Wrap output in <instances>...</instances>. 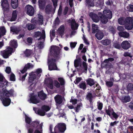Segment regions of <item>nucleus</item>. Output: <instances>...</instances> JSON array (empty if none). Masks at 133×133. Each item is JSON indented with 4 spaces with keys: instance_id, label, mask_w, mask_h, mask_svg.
Wrapping results in <instances>:
<instances>
[{
    "instance_id": "bb28decb",
    "label": "nucleus",
    "mask_w": 133,
    "mask_h": 133,
    "mask_svg": "<svg viewBox=\"0 0 133 133\" xmlns=\"http://www.w3.org/2000/svg\"><path fill=\"white\" fill-rule=\"evenodd\" d=\"M10 46L14 48H16L17 46V42L16 41L11 40L10 42Z\"/></svg>"
},
{
    "instance_id": "bf43d9fd",
    "label": "nucleus",
    "mask_w": 133,
    "mask_h": 133,
    "mask_svg": "<svg viewBox=\"0 0 133 133\" xmlns=\"http://www.w3.org/2000/svg\"><path fill=\"white\" fill-rule=\"evenodd\" d=\"M10 80L11 81H15V76L14 74H11V75L10 78Z\"/></svg>"
},
{
    "instance_id": "39448f33",
    "label": "nucleus",
    "mask_w": 133,
    "mask_h": 133,
    "mask_svg": "<svg viewBox=\"0 0 133 133\" xmlns=\"http://www.w3.org/2000/svg\"><path fill=\"white\" fill-rule=\"evenodd\" d=\"M50 52L51 55H49L51 58L58 59L60 57L61 54L59 48L56 46H52L51 47Z\"/></svg>"
},
{
    "instance_id": "6e6d98bb",
    "label": "nucleus",
    "mask_w": 133,
    "mask_h": 133,
    "mask_svg": "<svg viewBox=\"0 0 133 133\" xmlns=\"http://www.w3.org/2000/svg\"><path fill=\"white\" fill-rule=\"evenodd\" d=\"M55 31L54 30H52L50 31V34L51 39L52 36L53 37H54L55 36Z\"/></svg>"
},
{
    "instance_id": "603ef678",
    "label": "nucleus",
    "mask_w": 133,
    "mask_h": 133,
    "mask_svg": "<svg viewBox=\"0 0 133 133\" xmlns=\"http://www.w3.org/2000/svg\"><path fill=\"white\" fill-rule=\"evenodd\" d=\"M82 79V78L81 77H77L76 79L74 82L75 84H78Z\"/></svg>"
},
{
    "instance_id": "680f3d73",
    "label": "nucleus",
    "mask_w": 133,
    "mask_h": 133,
    "mask_svg": "<svg viewBox=\"0 0 133 133\" xmlns=\"http://www.w3.org/2000/svg\"><path fill=\"white\" fill-rule=\"evenodd\" d=\"M114 60V59L112 58H109L108 59H106L104 61V63H107L109 61H112Z\"/></svg>"
},
{
    "instance_id": "a211bd4d",
    "label": "nucleus",
    "mask_w": 133,
    "mask_h": 133,
    "mask_svg": "<svg viewBox=\"0 0 133 133\" xmlns=\"http://www.w3.org/2000/svg\"><path fill=\"white\" fill-rule=\"evenodd\" d=\"M89 15L94 22H97L99 21V17L97 15L92 12L90 13Z\"/></svg>"
},
{
    "instance_id": "09e8293b",
    "label": "nucleus",
    "mask_w": 133,
    "mask_h": 133,
    "mask_svg": "<svg viewBox=\"0 0 133 133\" xmlns=\"http://www.w3.org/2000/svg\"><path fill=\"white\" fill-rule=\"evenodd\" d=\"M39 6L40 8H41L42 6L44 5L45 4L44 0H39Z\"/></svg>"
},
{
    "instance_id": "f257e3e1",
    "label": "nucleus",
    "mask_w": 133,
    "mask_h": 133,
    "mask_svg": "<svg viewBox=\"0 0 133 133\" xmlns=\"http://www.w3.org/2000/svg\"><path fill=\"white\" fill-rule=\"evenodd\" d=\"M14 92L13 90L8 91L5 88L0 87V97L3 105L5 106L9 105L10 104L11 100L9 97L12 95Z\"/></svg>"
},
{
    "instance_id": "c9c22d12",
    "label": "nucleus",
    "mask_w": 133,
    "mask_h": 133,
    "mask_svg": "<svg viewBox=\"0 0 133 133\" xmlns=\"http://www.w3.org/2000/svg\"><path fill=\"white\" fill-rule=\"evenodd\" d=\"M92 32L93 33H95L96 32H97L99 31L98 26L95 24H92Z\"/></svg>"
},
{
    "instance_id": "5fc2aeb1",
    "label": "nucleus",
    "mask_w": 133,
    "mask_h": 133,
    "mask_svg": "<svg viewBox=\"0 0 133 133\" xmlns=\"http://www.w3.org/2000/svg\"><path fill=\"white\" fill-rule=\"evenodd\" d=\"M77 43L74 42H71L70 43V46L71 48H74L76 44Z\"/></svg>"
},
{
    "instance_id": "412c9836",
    "label": "nucleus",
    "mask_w": 133,
    "mask_h": 133,
    "mask_svg": "<svg viewBox=\"0 0 133 133\" xmlns=\"http://www.w3.org/2000/svg\"><path fill=\"white\" fill-rule=\"evenodd\" d=\"M55 99L57 103L61 104L62 102L63 98L59 95H57L55 97Z\"/></svg>"
},
{
    "instance_id": "8fccbe9b",
    "label": "nucleus",
    "mask_w": 133,
    "mask_h": 133,
    "mask_svg": "<svg viewBox=\"0 0 133 133\" xmlns=\"http://www.w3.org/2000/svg\"><path fill=\"white\" fill-rule=\"evenodd\" d=\"M128 10L129 11H133V5H129L127 7Z\"/></svg>"
},
{
    "instance_id": "e433bc0d",
    "label": "nucleus",
    "mask_w": 133,
    "mask_h": 133,
    "mask_svg": "<svg viewBox=\"0 0 133 133\" xmlns=\"http://www.w3.org/2000/svg\"><path fill=\"white\" fill-rule=\"evenodd\" d=\"M53 10L52 7L50 5H47L46 8V13H49Z\"/></svg>"
},
{
    "instance_id": "37998d69",
    "label": "nucleus",
    "mask_w": 133,
    "mask_h": 133,
    "mask_svg": "<svg viewBox=\"0 0 133 133\" xmlns=\"http://www.w3.org/2000/svg\"><path fill=\"white\" fill-rule=\"evenodd\" d=\"M80 59H75L74 62V65L75 67H77L79 66V63L80 62Z\"/></svg>"
},
{
    "instance_id": "c85d7f7f",
    "label": "nucleus",
    "mask_w": 133,
    "mask_h": 133,
    "mask_svg": "<svg viewBox=\"0 0 133 133\" xmlns=\"http://www.w3.org/2000/svg\"><path fill=\"white\" fill-rule=\"evenodd\" d=\"M11 31L13 32V34H17L19 31V29L15 26L11 27Z\"/></svg>"
},
{
    "instance_id": "9b49d317",
    "label": "nucleus",
    "mask_w": 133,
    "mask_h": 133,
    "mask_svg": "<svg viewBox=\"0 0 133 133\" xmlns=\"http://www.w3.org/2000/svg\"><path fill=\"white\" fill-rule=\"evenodd\" d=\"M54 129L56 131L64 132L66 129L65 124L64 123L58 124L55 127Z\"/></svg>"
},
{
    "instance_id": "393cba45",
    "label": "nucleus",
    "mask_w": 133,
    "mask_h": 133,
    "mask_svg": "<svg viewBox=\"0 0 133 133\" xmlns=\"http://www.w3.org/2000/svg\"><path fill=\"white\" fill-rule=\"evenodd\" d=\"M38 95L40 98L42 100L45 99L46 97V95L42 91L39 92L38 93Z\"/></svg>"
},
{
    "instance_id": "423d86ee",
    "label": "nucleus",
    "mask_w": 133,
    "mask_h": 133,
    "mask_svg": "<svg viewBox=\"0 0 133 133\" xmlns=\"http://www.w3.org/2000/svg\"><path fill=\"white\" fill-rule=\"evenodd\" d=\"M57 59L51 58L49 56L48 59V68L50 70H59L56 65L55 62Z\"/></svg>"
},
{
    "instance_id": "aec40b11",
    "label": "nucleus",
    "mask_w": 133,
    "mask_h": 133,
    "mask_svg": "<svg viewBox=\"0 0 133 133\" xmlns=\"http://www.w3.org/2000/svg\"><path fill=\"white\" fill-rule=\"evenodd\" d=\"M34 67V65L31 64L30 63H28L26 65L24 68L21 71L22 74H23L28 69H30L33 68Z\"/></svg>"
},
{
    "instance_id": "ea45409f",
    "label": "nucleus",
    "mask_w": 133,
    "mask_h": 133,
    "mask_svg": "<svg viewBox=\"0 0 133 133\" xmlns=\"http://www.w3.org/2000/svg\"><path fill=\"white\" fill-rule=\"evenodd\" d=\"M130 100V98L129 96H125L123 97L122 101L124 102H129Z\"/></svg>"
},
{
    "instance_id": "864d4df0",
    "label": "nucleus",
    "mask_w": 133,
    "mask_h": 133,
    "mask_svg": "<svg viewBox=\"0 0 133 133\" xmlns=\"http://www.w3.org/2000/svg\"><path fill=\"white\" fill-rule=\"evenodd\" d=\"M106 84L108 87H111L113 85V82L110 81L107 82H106Z\"/></svg>"
},
{
    "instance_id": "4d7b16f0",
    "label": "nucleus",
    "mask_w": 133,
    "mask_h": 133,
    "mask_svg": "<svg viewBox=\"0 0 133 133\" xmlns=\"http://www.w3.org/2000/svg\"><path fill=\"white\" fill-rule=\"evenodd\" d=\"M28 44H31L32 42V39L31 38L28 37L27 39Z\"/></svg>"
},
{
    "instance_id": "ddd939ff",
    "label": "nucleus",
    "mask_w": 133,
    "mask_h": 133,
    "mask_svg": "<svg viewBox=\"0 0 133 133\" xmlns=\"http://www.w3.org/2000/svg\"><path fill=\"white\" fill-rule=\"evenodd\" d=\"M28 101L30 103L35 104H36L39 102V100L37 99V96L35 95L34 94H32L30 98Z\"/></svg>"
},
{
    "instance_id": "79ce46f5",
    "label": "nucleus",
    "mask_w": 133,
    "mask_h": 133,
    "mask_svg": "<svg viewBox=\"0 0 133 133\" xmlns=\"http://www.w3.org/2000/svg\"><path fill=\"white\" fill-rule=\"evenodd\" d=\"M64 28L63 25L61 26L58 29V32L60 34H62L64 32Z\"/></svg>"
},
{
    "instance_id": "e2e57ef3",
    "label": "nucleus",
    "mask_w": 133,
    "mask_h": 133,
    "mask_svg": "<svg viewBox=\"0 0 133 133\" xmlns=\"http://www.w3.org/2000/svg\"><path fill=\"white\" fill-rule=\"evenodd\" d=\"M87 98L88 99L91 100L92 98V94L90 93H88L87 96Z\"/></svg>"
},
{
    "instance_id": "6e6552de",
    "label": "nucleus",
    "mask_w": 133,
    "mask_h": 133,
    "mask_svg": "<svg viewBox=\"0 0 133 133\" xmlns=\"http://www.w3.org/2000/svg\"><path fill=\"white\" fill-rule=\"evenodd\" d=\"M50 108L48 106H43L42 108V110L39 109L37 108H34V110L35 113L40 115L43 116L45 114V111H47L50 110Z\"/></svg>"
},
{
    "instance_id": "1a4fd4ad",
    "label": "nucleus",
    "mask_w": 133,
    "mask_h": 133,
    "mask_svg": "<svg viewBox=\"0 0 133 133\" xmlns=\"http://www.w3.org/2000/svg\"><path fill=\"white\" fill-rule=\"evenodd\" d=\"M12 50V48L8 46L5 50L2 51L1 54L4 58H8L11 54Z\"/></svg>"
},
{
    "instance_id": "0e129e2a",
    "label": "nucleus",
    "mask_w": 133,
    "mask_h": 133,
    "mask_svg": "<svg viewBox=\"0 0 133 133\" xmlns=\"http://www.w3.org/2000/svg\"><path fill=\"white\" fill-rule=\"evenodd\" d=\"M11 71V68L9 67H7L5 70L6 72L8 74Z\"/></svg>"
},
{
    "instance_id": "5701e85b",
    "label": "nucleus",
    "mask_w": 133,
    "mask_h": 133,
    "mask_svg": "<svg viewBox=\"0 0 133 133\" xmlns=\"http://www.w3.org/2000/svg\"><path fill=\"white\" fill-rule=\"evenodd\" d=\"M95 36L98 39L100 40L102 38L104 35L102 32L100 31H99L97 32Z\"/></svg>"
},
{
    "instance_id": "de8ad7c7",
    "label": "nucleus",
    "mask_w": 133,
    "mask_h": 133,
    "mask_svg": "<svg viewBox=\"0 0 133 133\" xmlns=\"http://www.w3.org/2000/svg\"><path fill=\"white\" fill-rule=\"evenodd\" d=\"M47 86L50 89H52L53 88L52 82L51 80H50L49 84H48Z\"/></svg>"
},
{
    "instance_id": "6ab92c4d",
    "label": "nucleus",
    "mask_w": 133,
    "mask_h": 133,
    "mask_svg": "<svg viewBox=\"0 0 133 133\" xmlns=\"http://www.w3.org/2000/svg\"><path fill=\"white\" fill-rule=\"evenodd\" d=\"M122 48L125 49H127L130 47V45L129 43L127 41H123L121 44Z\"/></svg>"
},
{
    "instance_id": "c03bdc74",
    "label": "nucleus",
    "mask_w": 133,
    "mask_h": 133,
    "mask_svg": "<svg viewBox=\"0 0 133 133\" xmlns=\"http://www.w3.org/2000/svg\"><path fill=\"white\" fill-rule=\"evenodd\" d=\"M97 106L98 109L99 110H101L103 107V104L99 101L97 102Z\"/></svg>"
},
{
    "instance_id": "2f4dec72",
    "label": "nucleus",
    "mask_w": 133,
    "mask_h": 133,
    "mask_svg": "<svg viewBox=\"0 0 133 133\" xmlns=\"http://www.w3.org/2000/svg\"><path fill=\"white\" fill-rule=\"evenodd\" d=\"M87 84L91 86L93 85L95 83L94 80L90 78L86 80Z\"/></svg>"
},
{
    "instance_id": "cd10ccee",
    "label": "nucleus",
    "mask_w": 133,
    "mask_h": 133,
    "mask_svg": "<svg viewBox=\"0 0 133 133\" xmlns=\"http://www.w3.org/2000/svg\"><path fill=\"white\" fill-rule=\"evenodd\" d=\"M18 0H11V5L12 8L15 9L18 6Z\"/></svg>"
},
{
    "instance_id": "2eb2a0df",
    "label": "nucleus",
    "mask_w": 133,
    "mask_h": 133,
    "mask_svg": "<svg viewBox=\"0 0 133 133\" xmlns=\"http://www.w3.org/2000/svg\"><path fill=\"white\" fill-rule=\"evenodd\" d=\"M0 83L2 84V87L3 88H5L6 89V86L7 85L8 82L5 79L3 75L0 73Z\"/></svg>"
},
{
    "instance_id": "20e7f679",
    "label": "nucleus",
    "mask_w": 133,
    "mask_h": 133,
    "mask_svg": "<svg viewBox=\"0 0 133 133\" xmlns=\"http://www.w3.org/2000/svg\"><path fill=\"white\" fill-rule=\"evenodd\" d=\"M43 123L39 124V123L37 121L33 122L30 124L31 128H28L29 133H42L39 130L41 129L43 125Z\"/></svg>"
},
{
    "instance_id": "7ed1b4c3",
    "label": "nucleus",
    "mask_w": 133,
    "mask_h": 133,
    "mask_svg": "<svg viewBox=\"0 0 133 133\" xmlns=\"http://www.w3.org/2000/svg\"><path fill=\"white\" fill-rule=\"evenodd\" d=\"M133 18L131 17H128L125 21L123 18H120L118 19V23L120 25L125 24V29L128 30L131 29L133 27L132 24Z\"/></svg>"
},
{
    "instance_id": "13d9d810",
    "label": "nucleus",
    "mask_w": 133,
    "mask_h": 133,
    "mask_svg": "<svg viewBox=\"0 0 133 133\" xmlns=\"http://www.w3.org/2000/svg\"><path fill=\"white\" fill-rule=\"evenodd\" d=\"M54 85L57 87H59L60 86L59 83L57 81H54L53 82Z\"/></svg>"
},
{
    "instance_id": "4468645a",
    "label": "nucleus",
    "mask_w": 133,
    "mask_h": 133,
    "mask_svg": "<svg viewBox=\"0 0 133 133\" xmlns=\"http://www.w3.org/2000/svg\"><path fill=\"white\" fill-rule=\"evenodd\" d=\"M1 3L3 10L6 11L8 10L9 8V4L7 0H2Z\"/></svg>"
},
{
    "instance_id": "49530a36",
    "label": "nucleus",
    "mask_w": 133,
    "mask_h": 133,
    "mask_svg": "<svg viewBox=\"0 0 133 133\" xmlns=\"http://www.w3.org/2000/svg\"><path fill=\"white\" fill-rule=\"evenodd\" d=\"M58 81L60 82L61 84L62 85H64L65 84L64 79L62 78H59L58 79Z\"/></svg>"
},
{
    "instance_id": "a19ab883",
    "label": "nucleus",
    "mask_w": 133,
    "mask_h": 133,
    "mask_svg": "<svg viewBox=\"0 0 133 133\" xmlns=\"http://www.w3.org/2000/svg\"><path fill=\"white\" fill-rule=\"evenodd\" d=\"M87 5L88 6H93L94 4L91 0H86Z\"/></svg>"
},
{
    "instance_id": "3c124183",
    "label": "nucleus",
    "mask_w": 133,
    "mask_h": 133,
    "mask_svg": "<svg viewBox=\"0 0 133 133\" xmlns=\"http://www.w3.org/2000/svg\"><path fill=\"white\" fill-rule=\"evenodd\" d=\"M82 107V104L81 103L80 104H79L78 105L76 108L75 110L77 112H78L79 110H80V108Z\"/></svg>"
},
{
    "instance_id": "338daca9",
    "label": "nucleus",
    "mask_w": 133,
    "mask_h": 133,
    "mask_svg": "<svg viewBox=\"0 0 133 133\" xmlns=\"http://www.w3.org/2000/svg\"><path fill=\"white\" fill-rule=\"evenodd\" d=\"M59 18L58 17H57L55 21V25H58L59 24Z\"/></svg>"
},
{
    "instance_id": "f03ea898",
    "label": "nucleus",
    "mask_w": 133,
    "mask_h": 133,
    "mask_svg": "<svg viewBox=\"0 0 133 133\" xmlns=\"http://www.w3.org/2000/svg\"><path fill=\"white\" fill-rule=\"evenodd\" d=\"M42 71L41 69L39 68L36 70V72H32L29 74V81L30 83H32V84H30L29 89H31L33 86L34 87L35 85L34 83L36 81V79L38 78L41 76V74H39L41 73Z\"/></svg>"
},
{
    "instance_id": "052dcab7",
    "label": "nucleus",
    "mask_w": 133,
    "mask_h": 133,
    "mask_svg": "<svg viewBox=\"0 0 133 133\" xmlns=\"http://www.w3.org/2000/svg\"><path fill=\"white\" fill-rule=\"evenodd\" d=\"M83 65L85 70L86 71L87 69V64L85 62H83Z\"/></svg>"
},
{
    "instance_id": "0eeeda50",
    "label": "nucleus",
    "mask_w": 133,
    "mask_h": 133,
    "mask_svg": "<svg viewBox=\"0 0 133 133\" xmlns=\"http://www.w3.org/2000/svg\"><path fill=\"white\" fill-rule=\"evenodd\" d=\"M45 38V31L42 30V35L41 36L40 38L39 39V42L36 44L35 49H41L43 47V42L44 41Z\"/></svg>"
},
{
    "instance_id": "f704fd0d",
    "label": "nucleus",
    "mask_w": 133,
    "mask_h": 133,
    "mask_svg": "<svg viewBox=\"0 0 133 133\" xmlns=\"http://www.w3.org/2000/svg\"><path fill=\"white\" fill-rule=\"evenodd\" d=\"M17 17V11L16 10H14L12 12V17L10 21H14L16 19Z\"/></svg>"
},
{
    "instance_id": "4be33fe9",
    "label": "nucleus",
    "mask_w": 133,
    "mask_h": 133,
    "mask_svg": "<svg viewBox=\"0 0 133 133\" xmlns=\"http://www.w3.org/2000/svg\"><path fill=\"white\" fill-rule=\"evenodd\" d=\"M98 15L101 17V21L102 23H106L108 21V18L103 15L101 13H99Z\"/></svg>"
},
{
    "instance_id": "dca6fc26",
    "label": "nucleus",
    "mask_w": 133,
    "mask_h": 133,
    "mask_svg": "<svg viewBox=\"0 0 133 133\" xmlns=\"http://www.w3.org/2000/svg\"><path fill=\"white\" fill-rule=\"evenodd\" d=\"M68 22L71 23V28L73 30L77 29L78 25L76 23L75 19H70L68 21Z\"/></svg>"
},
{
    "instance_id": "473e14b6",
    "label": "nucleus",
    "mask_w": 133,
    "mask_h": 133,
    "mask_svg": "<svg viewBox=\"0 0 133 133\" xmlns=\"http://www.w3.org/2000/svg\"><path fill=\"white\" fill-rule=\"evenodd\" d=\"M78 87L81 89L83 90H85L86 88V84L83 81H82L78 85Z\"/></svg>"
},
{
    "instance_id": "f3484780",
    "label": "nucleus",
    "mask_w": 133,
    "mask_h": 133,
    "mask_svg": "<svg viewBox=\"0 0 133 133\" xmlns=\"http://www.w3.org/2000/svg\"><path fill=\"white\" fill-rule=\"evenodd\" d=\"M102 15L107 18L111 19L112 18V13L109 10H105L103 11Z\"/></svg>"
},
{
    "instance_id": "72a5a7b5",
    "label": "nucleus",
    "mask_w": 133,
    "mask_h": 133,
    "mask_svg": "<svg viewBox=\"0 0 133 133\" xmlns=\"http://www.w3.org/2000/svg\"><path fill=\"white\" fill-rule=\"evenodd\" d=\"M32 53V51L31 50L28 49L24 51V54L27 57L30 56Z\"/></svg>"
},
{
    "instance_id": "4c0bfd02",
    "label": "nucleus",
    "mask_w": 133,
    "mask_h": 133,
    "mask_svg": "<svg viewBox=\"0 0 133 133\" xmlns=\"http://www.w3.org/2000/svg\"><path fill=\"white\" fill-rule=\"evenodd\" d=\"M25 119L26 122L27 123L30 124V128H31L30 124L33 122H32L30 123V122L31 121V119L27 116L26 114H25Z\"/></svg>"
},
{
    "instance_id": "774afa93",
    "label": "nucleus",
    "mask_w": 133,
    "mask_h": 133,
    "mask_svg": "<svg viewBox=\"0 0 133 133\" xmlns=\"http://www.w3.org/2000/svg\"><path fill=\"white\" fill-rule=\"evenodd\" d=\"M115 48L117 49H119L121 48L120 45L118 43H115L114 44Z\"/></svg>"
},
{
    "instance_id": "c756f323",
    "label": "nucleus",
    "mask_w": 133,
    "mask_h": 133,
    "mask_svg": "<svg viewBox=\"0 0 133 133\" xmlns=\"http://www.w3.org/2000/svg\"><path fill=\"white\" fill-rule=\"evenodd\" d=\"M6 32V30L4 26L0 28V38L2 36L4 35Z\"/></svg>"
},
{
    "instance_id": "7c9ffc66",
    "label": "nucleus",
    "mask_w": 133,
    "mask_h": 133,
    "mask_svg": "<svg viewBox=\"0 0 133 133\" xmlns=\"http://www.w3.org/2000/svg\"><path fill=\"white\" fill-rule=\"evenodd\" d=\"M101 43L103 45H107L109 44L111 41L110 40L108 39L103 40L101 41Z\"/></svg>"
},
{
    "instance_id": "9d476101",
    "label": "nucleus",
    "mask_w": 133,
    "mask_h": 133,
    "mask_svg": "<svg viewBox=\"0 0 133 133\" xmlns=\"http://www.w3.org/2000/svg\"><path fill=\"white\" fill-rule=\"evenodd\" d=\"M107 114L108 115L111 119H113L112 116V115L113 117L115 119H117L118 117V115L114 112L113 109L110 107H109L108 109L106 110Z\"/></svg>"
},
{
    "instance_id": "69168bd1",
    "label": "nucleus",
    "mask_w": 133,
    "mask_h": 133,
    "mask_svg": "<svg viewBox=\"0 0 133 133\" xmlns=\"http://www.w3.org/2000/svg\"><path fill=\"white\" fill-rule=\"evenodd\" d=\"M35 36L36 37H37L41 35V36L42 35V34H41V33L40 32H36L35 33Z\"/></svg>"
},
{
    "instance_id": "a18cd8bd",
    "label": "nucleus",
    "mask_w": 133,
    "mask_h": 133,
    "mask_svg": "<svg viewBox=\"0 0 133 133\" xmlns=\"http://www.w3.org/2000/svg\"><path fill=\"white\" fill-rule=\"evenodd\" d=\"M127 89L129 91H130L133 90V84H129L127 86Z\"/></svg>"
},
{
    "instance_id": "a878e982",
    "label": "nucleus",
    "mask_w": 133,
    "mask_h": 133,
    "mask_svg": "<svg viewBox=\"0 0 133 133\" xmlns=\"http://www.w3.org/2000/svg\"><path fill=\"white\" fill-rule=\"evenodd\" d=\"M119 35L121 37L127 38L129 37V33L125 32H121L119 33Z\"/></svg>"
},
{
    "instance_id": "f8f14e48",
    "label": "nucleus",
    "mask_w": 133,
    "mask_h": 133,
    "mask_svg": "<svg viewBox=\"0 0 133 133\" xmlns=\"http://www.w3.org/2000/svg\"><path fill=\"white\" fill-rule=\"evenodd\" d=\"M25 9L26 11V13L28 15L32 16L34 14V8L31 5H27L25 7Z\"/></svg>"
},
{
    "instance_id": "b1692460",
    "label": "nucleus",
    "mask_w": 133,
    "mask_h": 133,
    "mask_svg": "<svg viewBox=\"0 0 133 133\" xmlns=\"http://www.w3.org/2000/svg\"><path fill=\"white\" fill-rule=\"evenodd\" d=\"M43 16L41 14L38 15V18L36 23L42 25L43 24Z\"/></svg>"
},
{
    "instance_id": "58836bf2",
    "label": "nucleus",
    "mask_w": 133,
    "mask_h": 133,
    "mask_svg": "<svg viewBox=\"0 0 133 133\" xmlns=\"http://www.w3.org/2000/svg\"><path fill=\"white\" fill-rule=\"evenodd\" d=\"M26 27L27 28L28 30H31L34 29L35 28V26L34 25L28 23L26 25Z\"/></svg>"
}]
</instances>
